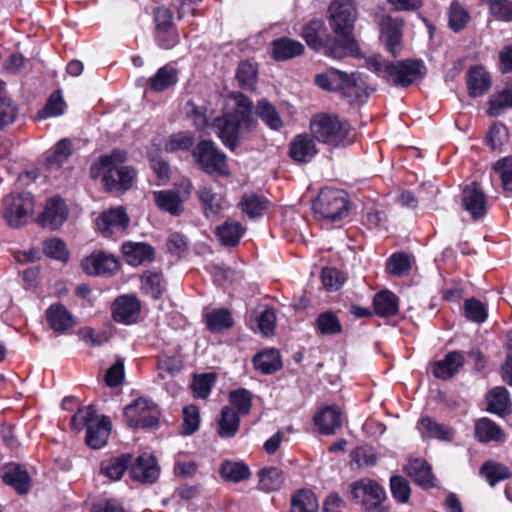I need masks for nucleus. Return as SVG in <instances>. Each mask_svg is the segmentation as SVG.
Here are the masks:
<instances>
[{
	"label": "nucleus",
	"mask_w": 512,
	"mask_h": 512,
	"mask_svg": "<svg viewBox=\"0 0 512 512\" xmlns=\"http://www.w3.org/2000/svg\"><path fill=\"white\" fill-rule=\"evenodd\" d=\"M231 99L234 102L233 108L222 117L216 118L214 127L223 144L235 150L239 146L240 139L256 129L257 120L252 114L253 103L247 96L242 93H233Z\"/></svg>",
	"instance_id": "1"
},
{
	"label": "nucleus",
	"mask_w": 512,
	"mask_h": 512,
	"mask_svg": "<svg viewBox=\"0 0 512 512\" xmlns=\"http://www.w3.org/2000/svg\"><path fill=\"white\" fill-rule=\"evenodd\" d=\"M329 25L338 44L331 47L333 58L341 59L358 50L354 36L358 10L355 0H333L328 8Z\"/></svg>",
	"instance_id": "2"
},
{
	"label": "nucleus",
	"mask_w": 512,
	"mask_h": 512,
	"mask_svg": "<svg viewBox=\"0 0 512 512\" xmlns=\"http://www.w3.org/2000/svg\"><path fill=\"white\" fill-rule=\"evenodd\" d=\"M125 160L126 153L121 150L103 155L92 164L91 176L96 178L102 175L103 184L110 192L126 191L132 186L136 173L132 167L122 165Z\"/></svg>",
	"instance_id": "3"
},
{
	"label": "nucleus",
	"mask_w": 512,
	"mask_h": 512,
	"mask_svg": "<svg viewBox=\"0 0 512 512\" xmlns=\"http://www.w3.org/2000/svg\"><path fill=\"white\" fill-rule=\"evenodd\" d=\"M313 210L323 219L338 221L348 216L349 202L345 191L325 188L313 203Z\"/></svg>",
	"instance_id": "4"
},
{
	"label": "nucleus",
	"mask_w": 512,
	"mask_h": 512,
	"mask_svg": "<svg viewBox=\"0 0 512 512\" xmlns=\"http://www.w3.org/2000/svg\"><path fill=\"white\" fill-rule=\"evenodd\" d=\"M158 406L149 399L138 398L125 407L124 417L130 428L155 429L159 424Z\"/></svg>",
	"instance_id": "5"
},
{
	"label": "nucleus",
	"mask_w": 512,
	"mask_h": 512,
	"mask_svg": "<svg viewBox=\"0 0 512 512\" xmlns=\"http://www.w3.org/2000/svg\"><path fill=\"white\" fill-rule=\"evenodd\" d=\"M177 187V190H160L153 192V199L156 206L174 217H179L183 214L185 210L183 203L190 198L193 183L189 178H182Z\"/></svg>",
	"instance_id": "6"
},
{
	"label": "nucleus",
	"mask_w": 512,
	"mask_h": 512,
	"mask_svg": "<svg viewBox=\"0 0 512 512\" xmlns=\"http://www.w3.org/2000/svg\"><path fill=\"white\" fill-rule=\"evenodd\" d=\"M192 155L196 163L207 174L226 176L229 169L226 156L211 140H202L193 149Z\"/></svg>",
	"instance_id": "7"
},
{
	"label": "nucleus",
	"mask_w": 512,
	"mask_h": 512,
	"mask_svg": "<svg viewBox=\"0 0 512 512\" xmlns=\"http://www.w3.org/2000/svg\"><path fill=\"white\" fill-rule=\"evenodd\" d=\"M310 130L319 142L338 145L347 136L349 128L336 116L317 114L311 119Z\"/></svg>",
	"instance_id": "8"
},
{
	"label": "nucleus",
	"mask_w": 512,
	"mask_h": 512,
	"mask_svg": "<svg viewBox=\"0 0 512 512\" xmlns=\"http://www.w3.org/2000/svg\"><path fill=\"white\" fill-rule=\"evenodd\" d=\"M425 74L422 61L403 60L386 66V79L396 86L408 87Z\"/></svg>",
	"instance_id": "9"
},
{
	"label": "nucleus",
	"mask_w": 512,
	"mask_h": 512,
	"mask_svg": "<svg viewBox=\"0 0 512 512\" xmlns=\"http://www.w3.org/2000/svg\"><path fill=\"white\" fill-rule=\"evenodd\" d=\"M34 210V199L29 193L9 195L5 199L4 217L11 227L18 228L28 222Z\"/></svg>",
	"instance_id": "10"
},
{
	"label": "nucleus",
	"mask_w": 512,
	"mask_h": 512,
	"mask_svg": "<svg viewBox=\"0 0 512 512\" xmlns=\"http://www.w3.org/2000/svg\"><path fill=\"white\" fill-rule=\"evenodd\" d=\"M351 498L361 503L366 510H372L381 505L386 498V492L382 486L371 479H361L350 485Z\"/></svg>",
	"instance_id": "11"
},
{
	"label": "nucleus",
	"mask_w": 512,
	"mask_h": 512,
	"mask_svg": "<svg viewBox=\"0 0 512 512\" xmlns=\"http://www.w3.org/2000/svg\"><path fill=\"white\" fill-rule=\"evenodd\" d=\"M301 36L310 48L315 51H323L325 55L333 58L330 48L337 46L338 42L335 37L327 36L326 27L322 20H311L304 25Z\"/></svg>",
	"instance_id": "12"
},
{
	"label": "nucleus",
	"mask_w": 512,
	"mask_h": 512,
	"mask_svg": "<svg viewBox=\"0 0 512 512\" xmlns=\"http://www.w3.org/2000/svg\"><path fill=\"white\" fill-rule=\"evenodd\" d=\"M461 202L464 210L475 221L484 218L487 213V196L477 182H472L463 188Z\"/></svg>",
	"instance_id": "13"
},
{
	"label": "nucleus",
	"mask_w": 512,
	"mask_h": 512,
	"mask_svg": "<svg viewBox=\"0 0 512 512\" xmlns=\"http://www.w3.org/2000/svg\"><path fill=\"white\" fill-rule=\"evenodd\" d=\"M380 40L386 50L393 56H397L401 50L403 37V21L390 15H383L379 20Z\"/></svg>",
	"instance_id": "14"
},
{
	"label": "nucleus",
	"mask_w": 512,
	"mask_h": 512,
	"mask_svg": "<svg viewBox=\"0 0 512 512\" xmlns=\"http://www.w3.org/2000/svg\"><path fill=\"white\" fill-rule=\"evenodd\" d=\"M196 195L203 215L207 219L218 217L228 207L224 195L216 192L210 185H200L196 191Z\"/></svg>",
	"instance_id": "15"
},
{
	"label": "nucleus",
	"mask_w": 512,
	"mask_h": 512,
	"mask_svg": "<svg viewBox=\"0 0 512 512\" xmlns=\"http://www.w3.org/2000/svg\"><path fill=\"white\" fill-rule=\"evenodd\" d=\"M129 223L126 210L121 206L103 211L96 222L98 230L104 237H111L117 231H124Z\"/></svg>",
	"instance_id": "16"
},
{
	"label": "nucleus",
	"mask_w": 512,
	"mask_h": 512,
	"mask_svg": "<svg viewBox=\"0 0 512 512\" xmlns=\"http://www.w3.org/2000/svg\"><path fill=\"white\" fill-rule=\"evenodd\" d=\"M160 476V467L153 455L142 454L130 464V477L143 484H152Z\"/></svg>",
	"instance_id": "17"
},
{
	"label": "nucleus",
	"mask_w": 512,
	"mask_h": 512,
	"mask_svg": "<svg viewBox=\"0 0 512 512\" xmlns=\"http://www.w3.org/2000/svg\"><path fill=\"white\" fill-rule=\"evenodd\" d=\"M68 217V208L65 202L58 197L49 199L44 210L37 218V223L46 229L56 230L61 227Z\"/></svg>",
	"instance_id": "18"
},
{
	"label": "nucleus",
	"mask_w": 512,
	"mask_h": 512,
	"mask_svg": "<svg viewBox=\"0 0 512 512\" xmlns=\"http://www.w3.org/2000/svg\"><path fill=\"white\" fill-rule=\"evenodd\" d=\"M118 266L117 259L104 251H95L82 260L84 272L93 276L111 274L118 269Z\"/></svg>",
	"instance_id": "19"
},
{
	"label": "nucleus",
	"mask_w": 512,
	"mask_h": 512,
	"mask_svg": "<svg viewBox=\"0 0 512 512\" xmlns=\"http://www.w3.org/2000/svg\"><path fill=\"white\" fill-rule=\"evenodd\" d=\"M125 261L134 267L150 263L155 259V249L145 242L128 241L122 244Z\"/></svg>",
	"instance_id": "20"
},
{
	"label": "nucleus",
	"mask_w": 512,
	"mask_h": 512,
	"mask_svg": "<svg viewBox=\"0 0 512 512\" xmlns=\"http://www.w3.org/2000/svg\"><path fill=\"white\" fill-rule=\"evenodd\" d=\"M113 319L118 323L132 324L139 317L141 306L134 296H120L113 304Z\"/></svg>",
	"instance_id": "21"
},
{
	"label": "nucleus",
	"mask_w": 512,
	"mask_h": 512,
	"mask_svg": "<svg viewBox=\"0 0 512 512\" xmlns=\"http://www.w3.org/2000/svg\"><path fill=\"white\" fill-rule=\"evenodd\" d=\"M1 477L5 484L13 487L19 494H25L30 489L29 474L19 464H5L1 469Z\"/></svg>",
	"instance_id": "22"
},
{
	"label": "nucleus",
	"mask_w": 512,
	"mask_h": 512,
	"mask_svg": "<svg viewBox=\"0 0 512 512\" xmlns=\"http://www.w3.org/2000/svg\"><path fill=\"white\" fill-rule=\"evenodd\" d=\"M316 154L314 137L309 134H299L290 143L289 156L296 162H310Z\"/></svg>",
	"instance_id": "23"
},
{
	"label": "nucleus",
	"mask_w": 512,
	"mask_h": 512,
	"mask_svg": "<svg viewBox=\"0 0 512 512\" xmlns=\"http://www.w3.org/2000/svg\"><path fill=\"white\" fill-rule=\"evenodd\" d=\"M465 363L463 354L459 351H451L444 359L434 363L433 375L441 380H448L459 372Z\"/></svg>",
	"instance_id": "24"
},
{
	"label": "nucleus",
	"mask_w": 512,
	"mask_h": 512,
	"mask_svg": "<svg viewBox=\"0 0 512 512\" xmlns=\"http://www.w3.org/2000/svg\"><path fill=\"white\" fill-rule=\"evenodd\" d=\"M341 411L337 406H328L314 416L318 431L324 435L335 434L342 426Z\"/></svg>",
	"instance_id": "25"
},
{
	"label": "nucleus",
	"mask_w": 512,
	"mask_h": 512,
	"mask_svg": "<svg viewBox=\"0 0 512 512\" xmlns=\"http://www.w3.org/2000/svg\"><path fill=\"white\" fill-rule=\"evenodd\" d=\"M46 320L56 332L63 333L75 325L73 315L62 303H55L49 306L46 311Z\"/></svg>",
	"instance_id": "26"
},
{
	"label": "nucleus",
	"mask_w": 512,
	"mask_h": 512,
	"mask_svg": "<svg viewBox=\"0 0 512 512\" xmlns=\"http://www.w3.org/2000/svg\"><path fill=\"white\" fill-rule=\"evenodd\" d=\"M467 87L471 97H479L491 87L488 72L481 66H475L467 72Z\"/></svg>",
	"instance_id": "27"
},
{
	"label": "nucleus",
	"mask_w": 512,
	"mask_h": 512,
	"mask_svg": "<svg viewBox=\"0 0 512 512\" xmlns=\"http://www.w3.org/2000/svg\"><path fill=\"white\" fill-rule=\"evenodd\" d=\"M475 438L481 443L503 442L505 433L502 428L487 417L479 419L475 423Z\"/></svg>",
	"instance_id": "28"
},
{
	"label": "nucleus",
	"mask_w": 512,
	"mask_h": 512,
	"mask_svg": "<svg viewBox=\"0 0 512 512\" xmlns=\"http://www.w3.org/2000/svg\"><path fill=\"white\" fill-rule=\"evenodd\" d=\"M112 424L109 417L101 416L100 422L92 424L86 431V443L93 449H100L106 445L111 433Z\"/></svg>",
	"instance_id": "29"
},
{
	"label": "nucleus",
	"mask_w": 512,
	"mask_h": 512,
	"mask_svg": "<svg viewBox=\"0 0 512 512\" xmlns=\"http://www.w3.org/2000/svg\"><path fill=\"white\" fill-rule=\"evenodd\" d=\"M245 228L238 221L228 219L218 226L215 235L219 242L226 247H235L240 242Z\"/></svg>",
	"instance_id": "30"
},
{
	"label": "nucleus",
	"mask_w": 512,
	"mask_h": 512,
	"mask_svg": "<svg viewBox=\"0 0 512 512\" xmlns=\"http://www.w3.org/2000/svg\"><path fill=\"white\" fill-rule=\"evenodd\" d=\"M272 56L277 61H285L304 52V45L294 39L282 37L272 42Z\"/></svg>",
	"instance_id": "31"
},
{
	"label": "nucleus",
	"mask_w": 512,
	"mask_h": 512,
	"mask_svg": "<svg viewBox=\"0 0 512 512\" xmlns=\"http://www.w3.org/2000/svg\"><path fill=\"white\" fill-rule=\"evenodd\" d=\"M418 429L423 437L434 438L441 441H451L454 436L451 428L428 416L422 417L419 420Z\"/></svg>",
	"instance_id": "32"
},
{
	"label": "nucleus",
	"mask_w": 512,
	"mask_h": 512,
	"mask_svg": "<svg viewBox=\"0 0 512 512\" xmlns=\"http://www.w3.org/2000/svg\"><path fill=\"white\" fill-rule=\"evenodd\" d=\"M131 454H122L118 457H113L104 460L100 464V473L110 480H120L131 464Z\"/></svg>",
	"instance_id": "33"
},
{
	"label": "nucleus",
	"mask_w": 512,
	"mask_h": 512,
	"mask_svg": "<svg viewBox=\"0 0 512 512\" xmlns=\"http://www.w3.org/2000/svg\"><path fill=\"white\" fill-rule=\"evenodd\" d=\"M366 82L360 73H352L347 77L341 93L349 99L350 103H362L367 97Z\"/></svg>",
	"instance_id": "34"
},
{
	"label": "nucleus",
	"mask_w": 512,
	"mask_h": 512,
	"mask_svg": "<svg viewBox=\"0 0 512 512\" xmlns=\"http://www.w3.org/2000/svg\"><path fill=\"white\" fill-rule=\"evenodd\" d=\"M406 471L419 486L425 489L434 486V477L431 472V467L425 460L417 458L410 461Z\"/></svg>",
	"instance_id": "35"
},
{
	"label": "nucleus",
	"mask_w": 512,
	"mask_h": 512,
	"mask_svg": "<svg viewBox=\"0 0 512 512\" xmlns=\"http://www.w3.org/2000/svg\"><path fill=\"white\" fill-rule=\"evenodd\" d=\"M315 331L319 335H338L342 333L343 327L339 317L331 310L321 312L314 322Z\"/></svg>",
	"instance_id": "36"
},
{
	"label": "nucleus",
	"mask_w": 512,
	"mask_h": 512,
	"mask_svg": "<svg viewBox=\"0 0 512 512\" xmlns=\"http://www.w3.org/2000/svg\"><path fill=\"white\" fill-rule=\"evenodd\" d=\"M256 370L263 374H272L282 367L279 352L274 349L264 350L253 357Z\"/></svg>",
	"instance_id": "37"
},
{
	"label": "nucleus",
	"mask_w": 512,
	"mask_h": 512,
	"mask_svg": "<svg viewBox=\"0 0 512 512\" xmlns=\"http://www.w3.org/2000/svg\"><path fill=\"white\" fill-rule=\"evenodd\" d=\"M177 76L178 71L173 66L169 64L164 65L150 78L149 87L155 92H162L177 83Z\"/></svg>",
	"instance_id": "38"
},
{
	"label": "nucleus",
	"mask_w": 512,
	"mask_h": 512,
	"mask_svg": "<svg viewBox=\"0 0 512 512\" xmlns=\"http://www.w3.org/2000/svg\"><path fill=\"white\" fill-rule=\"evenodd\" d=\"M509 393L504 387H496L487 395V410L499 416L510 413Z\"/></svg>",
	"instance_id": "39"
},
{
	"label": "nucleus",
	"mask_w": 512,
	"mask_h": 512,
	"mask_svg": "<svg viewBox=\"0 0 512 512\" xmlns=\"http://www.w3.org/2000/svg\"><path fill=\"white\" fill-rule=\"evenodd\" d=\"M259 488L266 492L279 490L284 481L283 471L274 466L264 467L258 472Z\"/></svg>",
	"instance_id": "40"
},
{
	"label": "nucleus",
	"mask_w": 512,
	"mask_h": 512,
	"mask_svg": "<svg viewBox=\"0 0 512 512\" xmlns=\"http://www.w3.org/2000/svg\"><path fill=\"white\" fill-rule=\"evenodd\" d=\"M221 477L230 482L239 483L250 478L249 467L243 462L225 460L219 469Z\"/></svg>",
	"instance_id": "41"
},
{
	"label": "nucleus",
	"mask_w": 512,
	"mask_h": 512,
	"mask_svg": "<svg viewBox=\"0 0 512 512\" xmlns=\"http://www.w3.org/2000/svg\"><path fill=\"white\" fill-rule=\"evenodd\" d=\"M235 78L241 89L254 90L258 80V68L256 63L243 60L239 63Z\"/></svg>",
	"instance_id": "42"
},
{
	"label": "nucleus",
	"mask_w": 512,
	"mask_h": 512,
	"mask_svg": "<svg viewBox=\"0 0 512 512\" xmlns=\"http://www.w3.org/2000/svg\"><path fill=\"white\" fill-rule=\"evenodd\" d=\"M375 313L381 317L394 316L398 312V298L390 291H381L374 296Z\"/></svg>",
	"instance_id": "43"
},
{
	"label": "nucleus",
	"mask_w": 512,
	"mask_h": 512,
	"mask_svg": "<svg viewBox=\"0 0 512 512\" xmlns=\"http://www.w3.org/2000/svg\"><path fill=\"white\" fill-rule=\"evenodd\" d=\"M240 415L230 406H224L218 421V434L223 438L234 437L239 429Z\"/></svg>",
	"instance_id": "44"
},
{
	"label": "nucleus",
	"mask_w": 512,
	"mask_h": 512,
	"mask_svg": "<svg viewBox=\"0 0 512 512\" xmlns=\"http://www.w3.org/2000/svg\"><path fill=\"white\" fill-rule=\"evenodd\" d=\"M348 74L337 69H329L315 77V83L327 91H340L347 83Z\"/></svg>",
	"instance_id": "45"
},
{
	"label": "nucleus",
	"mask_w": 512,
	"mask_h": 512,
	"mask_svg": "<svg viewBox=\"0 0 512 512\" xmlns=\"http://www.w3.org/2000/svg\"><path fill=\"white\" fill-rule=\"evenodd\" d=\"M318 501L310 490H299L291 500V512H317Z\"/></svg>",
	"instance_id": "46"
},
{
	"label": "nucleus",
	"mask_w": 512,
	"mask_h": 512,
	"mask_svg": "<svg viewBox=\"0 0 512 512\" xmlns=\"http://www.w3.org/2000/svg\"><path fill=\"white\" fill-rule=\"evenodd\" d=\"M206 324L211 332H221L233 326V319L228 309H214L206 314Z\"/></svg>",
	"instance_id": "47"
},
{
	"label": "nucleus",
	"mask_w": 512,
	"mask_h": 512,
	"mask_svg": "<svg viewBox=\"0 0 512 512\" xmlns=\"http://www.w3.org/2000/svg\"><path fill=\"white\" fill-rule=\"evenodd\" d=\"M256 114L272 130H279L283 126L282 119L276 108L266 99L258 102Z\"/></svg>",
	"instance_id": "48"
},
{
	"label": "nucleus",
	"mask_w": 512,
	"mask_h": 512,
	"mask_svg": "<svg viewBox=\"0 0 512 512\" xmlns=\"http://www.w3.org/2000/svg\"><path fill=\"white\" fill-rule=\"evenodd\" d=\"M488 104L487 114L492 117H498L506 109L512 108V86L494 94Z\"/></svg>",
	"instance_id": "49"
},
{
	"label": "nucleus",
	"mask_w": 512,
	"mask_h": 512,
	"mask_svg": "<svg viewBox=\"0 0 512 512\" xmlns=\"http://www.w3.org/2000/svg\"><path fill=\"white\" fill-rule=\"evenodd\" d=\"M239 206L244 214L249 218H256L263 214L267 209L268 201L255 194L243 195Z\"/></svg>",
	"instance_id": "50"
},
{
	"label": "nucleus",
	"mask_w": 512,
	"mask_h": 512,
	"mask_svg": "<svg viewBox=\"0 0 512 512\" xmlns=\"http://www.w3.org/2000/svg\"><path fill=\"white\" fill-rule=\"evenodd\" d=\"M252 393L244 388H238L229 392L230 407L236 409L238 415H247L252 406Z\"/></svg>",
	"instance_id": "51"
},
{
	"label": "nucleus",
	"mask_w": 512,
	"mask_h": 512,
	"mask_svg": "<svg viewBox=\"0 0 512 512\" xmlns=\"http://www.w3.org/2000/svg\"><path fill=\"white\" fill-rule=\"evenodd\" d=\"M141 288L154 299H159L164 291L162 274L156 271H146L141 276Z\"/></svg>",
	"instance_id": "52"
},
{
	"label": "nucleus",
	"mask_w": 512,
	"mask_h": 512,
	"mask_svg": "<svg viewBox=\"0 0 512 512\" xmlns=\"http://www.w3.org/2000/svg\"><path fill=\"white\" fill-rule=\"evenodd\" d=\"M71 155V142L61 139L55 146L53 153L45 160L49 169H59Z\"/></svg>",
	"instance_id": "53"
},
{
	"label": "nucleus",
	"mask_w": 512,
	"mask_h": 512,
	"mask_svg": "<svg viewBox=\"0 0 512 512\" xmlns=\"http://www.w3.org/2000/svg\"><path fill=\"white\" fill-rule=\"evenodd\" d=\"M480 473L486 478L491 486L509 478L511 475L506 466L493 461L485 462L481 467Z\"/></svg>",
	"instance_id": "54"
},
{
	"label": "nucleus",
	"mask_w": 512,
	"mask_h": 512,
	"mask_svg": "<svg viewBox=\"0 0 512 512\" xmlns=\"http://www.w3.org/2000/svg\"><path fill=\"white\" fill-rule=\"evenodd\" d=\"M194 142L195 138L191 132H178L169 136L164 149L169 153L176 151H188L194 145Z\"/></svg>",
	"instance_id": "55"
},
{
	"label": "nucleus",
	"mask_w": 512,
	"mask_h": 512,
	"mask_svg": "<svg viewBox=\"0 0 512 512\" xmlns=\"http://www.w3.org/2000/svg\"><path fill=\"white\" fill-rule=\"evenodd\" d=\"M16 108L12 100L7 97L4 82L0 81V129L14 122Z\"/></svg>",
	"instance_id": "56"
},
{
	"label": "nucleus",
	"mask_w": 512,
	"mask_h": 512,
	"mask_svg": "<svg viewBox=\"0 0 512 512\" xmlns=\"http://www.w3.org/2000/svg\"><path fill=\"white\" fill-rule=\"evenodd\" d=\"M449 27L454 32H459L465 28L470 20L468 11L458 2L453 1L450 5L449 12Z\"/></svg>",
	"instance_id": "57"
},
{
	"label": "nucleus",
	"mask_w": 512,
	"mask_h": 512,
	"mask_svg": "<svg viewBox=\"0 0 512 512\" xmlns=\"http://www.w3.org/2000/svg\"><path fill=\"white\" fill-rule=\"evenodd\" d=\"M183 367V360L180 356L161 355L158 358V377L165 379L166 376H174Z\"/></svg>",
	"instance_id": "58"
},
{
	"label": "nucleus",
	"mask_w": 512,
	"mask_h": 512,
	"mask_svg": "<svg viewBox=\"0 0 512 512\" xmlns=\"http://www.w3.org/2000/svg\"><path fill=\"white\" fill-rule=\"evenodd\" d=\"M66 104L60 90L53 92L44 108L39 112L40 118L57 117L64 113Z\"/></svg>",
	"instance_id": "59"
},
{
	"label": "nucleus",
	"mask_w": 512,
	"mask_h": 512,
	"mask_svg": "<svg viewBox=\"0 0 512 512\" xmlns=\"http://www.w3.org/2000/svg\"><path fill=\"white\" fill-rule=\"evenodd\" d=\"M464 311L467 319L475 323H483L488 317L485 305L475 298L465 301Z\"/></svg>",
	"instance_id": "60"
},
{
	"label": "nucleus",
	"mask_w": 512,
	"mask_h": 512,
	"mask_svg": "<svg viewBox=\"0 0 512 512\" xmlns=\"http://www.w3.org/2000/svg\"><path fill=\"white\" fill-rule=\"evenodd\" d=\"M321 281L326 290L337 291L343 286L346 278L338 269L326 267L322 269Z\"/></svg>",
	"instance_id": "61"
},
{
	"label": "nucleus",
	"mask_w": 512,
	"mask_h": 512,
	"mask_svg": "<svg viewBox=\"0 0 512 512\" xmlns=\"http://www.w3.org/2000/svg\"><path fill=\"white\" fill-rule=\"evenodd\" d=\"M200 424L199 409L195 405H188L183 408V424L182 433L184 435H192L195 433Z\"/></svg>",
	"instance_id": "62"
},
{
	"label": "nucleus",
	"mask_w": 512,
	"mask_h": 512,
	"mask_svg": "<svg viewBox=\"0 0 512 512\" xmlns=\"http://www.w3.org/2000/svg\"><path fill=\"white\" fill-rule=\"evenodd\" d=\"M390 489L394 499L400 503L408 502L411 494L409 482L403 476H392Z\"/></svg>",
	"instance_id": "63"
},
{
	"label": "nucleus",
	"mask_w": 512,
	"mask_h": 512,
	"mask_svg": "<svg viewBox=\"0 0 512 512\" xmlns=\"http://www.w3.org/2000/svg\"><path fill=\"white\" fill-rule=\"evenodd\" d=\"M493 168L501 178L503 189L512 192V156L498 160Z\"/></svg>",
	"instance_id": "64"
}]
</instances>
